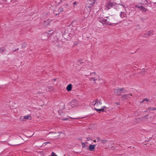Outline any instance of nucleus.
<instances>
[{
  "instance_id": "c85d7f7f",
  "label": "nucleus",
  "mask_w": 156,
  "mask_h": 156,
  "mask_svg": "<svg viewBox=\"0 0 156 156\" xmlns=\"http://www.w3.org/2000/svg\"><path fill=\"white\" fill-rule=\"evenodd\" d=\"M148 116V115H145L144 116H143L142 118H145V119H147V117Z\"/></svg>"
},
{
  "instance_id": "7c9ffc66",
  "label": "nucleus",
  "mask_w": 156,
  "mask_h": 156,
  "mask_svg": "<svg viewBox=\"0 0 156 156\" xmlns=\"http://www.w3.org/2000/svg\"><path fill=\"white\" fill-rule=\"evenodd\" d=\"M152 110H156V108H155L154 107V108H152Z\"/></svg>"
},
{
  "instance_id": "a19ab883",
  "label": "nucleus",
  "mask_w": 156,
  "mask_h": 156,
  "mask_svg": "<svg viewBox=\"0 0 156 156\" xmlns=\"http://www.w3.org/2000/svg\"><path fill=\"white\" fill-rule=\"evenodd\" d=\"M71 118L73 119H78L79 118Z\"/></svg>"
},
{
  "instance_id": "4c0bfd02",
  "label": "nucleus",
  "mask_w": 156,
  "mask_h": 156,
  "mask_svg": "<svg viewBox=\"0 0 156 156\" xmlns=\"http://www.w3.org/2000/svg\"><path fill=\"white\" fill-rule=\"evenodd\" d=\"M73 4L75 5H76V2H74L73 3Z\"/></svg>"
},
{
  "instance_id": "bb28decb",
  "label": "nucleus",
  "mask_w": 156,
  "mask_h": 156,
  "mask_svg": "<svg viewBox=\"0 0 156 156\" xmlns=\"http://www.w3.org/2000/svg\"><path fill=\"white\" fill-rule=\"evenodd\" d=\"M95 74H96V73L95 72H93V73H90V76L94 75Z\"/></svg>"
},
{
  "instance_id": "f8f14e48",
  "label": "nucleus",
  "mask_w": 156,
  "mask_h": 156,
  "mask_svg": "<svg viewBox=\"0 0 156 156\" xmlns=\"http://www.w3.org/2000/svg\"><path fill=\"white\" fill-rule=\"evenodd\" d=\"M106 18L108 21L111 22V23L114 20V17L112 16L107 17Z\"/></svg>"
},
{
  "instance_id": "7ed1b4c3",
  "label": "nucleus",
  "mask_w": 156,
  "mask_h": 156,
  "mask_svg": "<svg viewBox=\"0 0 156 156\" xmlns=\"http://www.w3.org/2000/svg\"><path fill=\"white\" fill-rule=\"evenodd\" d=\"M115 9L117 10L120 11L122 10L123 9H125L126 7L125 6L121 4H117L114 6Z\"/></svg>"
},
{
  "instance_id": "20e7f679",
  "label": "nucleus",
  "mask_w": 156,
  "mask_h": 156,
  "mask_svg": "<svg viewBox=\"0 0 156 156\" xmlns=\"http://www.w3.org/2000/svg\"><path fill=\"white\" fill-rule=\"evenodd\" d=\"M102 103L101 100L100 99L98 101V99H97L95 101H94L92 102V105L94 106L95 105L97 107L101 105Z\"/></svg>"
},
{
  "instance_id": "c03bdc74",
  "label": "nucleus",
  "mask_w": 156,
  "mask_h": 156,
  "mask_svg": "<svg viewBox=\"0 0 156 156\" xmlns=\"http://www.w3.org/2000/svg\"><path fill=\"white\" fill-rule=\"evenodd\" d=\"M67 119H63V120H66Z\"/></svg>"
},
{
  "instance_id": "37998d69",
  "label": "nucleus",
  "mask_w": 156,
  "mask_h": 156,
  "mask_svg": "<svg viewBox=\"0 0 156 156\" xmlns=\"http://www.w3.org/2000/svg\"><path fill=\"white\" fill-rule=\"evenodd\" d=\"M144 101V100L141 101V103H143Z\"/></svg>"
},
{
  "instance_id": "423d86ee",
  "label": "nucleus",
  "mask_w": 156,
  "mask_h": 156,
  "mask_svg": "<svg viewBox=\"0 0 156 156\" xmlns=\"http://www.w3.org/2000/svg\"><path fill=\"white\" fill-rule=\"evenodd\" d=\"M124 88L117 89L114 90L115 93L117 95H120L122 93V91L124 90Z\"/></svg>"
},
{
  "instance_id": "a18cd8bd",
  "label": "nucleus",
  "mask_w": 156,
  "mask_h": 156,
  "mask_svg": "<svg viewBox=\"0 0 156 156\" xmlns=\"http://www.w3.org/2000/svg\"><path fill=\"white\" fill-rule=\"evenodd\" d=\"M94 142H96V140H94Z\"/></svg>"
},
{
  "instance_id": "cd10ccee",
  "label": "nucleus",
  "mask_w": 156,
  "mask_h": 156,
  "mask_svg": "<svg viewBox=\"0 0 156 156\" xmlns=\"http://www.w3.org/2000/svg\"><path fill=\"white\" fill-rule=\"evenodd\" d=\"M51 156H57V155L55 154L53 152H52L51 153Z\"/></svg>"
},
{
  "instance_id": "de8ad7c7",
  "label": "nucleus",
  "mask_w": 156,
  "mask_h": 156,
  "mask_svg": "<svg viewBox=\"0 0 156 156\" xmlns=\"http://www.w3.org/2000/svg\"><path fill=\"white\" fill-rule=\"evenodd\" d=\"M54 80L55 81H56V79H54Z\"/></svg>"
},
{
  "instance_id": "1a4fd4ad",
  "label": "nucleus",
  "mask_w": 156,
  "mask_h": 156,
  "mask_svg": "<svg viewBox=\"0 0 156 156\" xmlns=\"http://www.w3.org/2000/svg\"><path fill=\"white\" fill-rule=\"evenodd\" d=\"M96 0H88L89 2H90V3H89V5L87 6V7L89 8L92 7L93 6V5Z\"/></svg>"
},
{
  "instance_id": "72a5a7b5",
  "label": "nucleus",
  "mask_w": 156,
  "mask_h": 156,
  "mask_svg": "<svg viewBox=\"0 0 156 156\" xmlns=\"http://www.w3.org/2000/svg\"><path fill=\"white\" fill-rule=\"evenodd\" d=\"M128 21H129V22H132V20H131V19H129L128 20Z\"/></svg>"
},
{
  "instance_id": "aec40b11",
  "label": "nucleus",
  "mask_w": 156,
  "mask_h": 156,
  "mask_svg": "<svg viewBox=\"0 0 156 156\" xmlns=\"http://www.w3.org/2000/svg\"><path fill=\"white\" fill-rule=\"evenodd\" d=\"M55 32L53 30H50L48 31V34H51L54 33Z\"/></svg>"
},
{
  "instance_id": "49530a36",
  "label": "nucleus",
  "mask_w": 156,
  "mask_h": 156,
  "mask_svg": "<svg viewBox=\"0 0 156 156\" xmlns=\"http://www.w3.org/2000/svg\"><path fill=\"white\" fill-rule=\"evenodd\" d=\"M66 34H64V35H63V36H65V35H66ZM64 37H65V36H64Z\"/></svg>"
},
{
  "instance_id": "0eeeda50",
  "label": "nucleus",
  "mask_w": 156,
  "mask_h": 156,
  "mask_svg": "<svg viewBox=\"0 0 156 156\" xmlns=\"http://www.w3.org/2000/svg\"><path fill=\"white\" fill-rule=\"evenodd\" d=\"M133 95L131 94H125L122 95L121 96L122 98H123L124 100H126L130 98L131 96H132Z\"/></svg>"
},
{
  "instance_id": "dca6fc26",
  "label": "nucleus",
  "mask_w": 156,
  "mask_h": 156,
  "mask_svg": "<svg viewBox=\"0 0 156 156\" xmlns=\"http://www.w3.org/2000/svg\"><path fill=\"white\" fill-rule=\"evenodd\" d=\"M94 109L97 112H98L99 111H101L102 112H103L104 111V108H101V109H97L96 108H94Z\"/></svg>"
},
{
  "instance_id": "f257e3e1",
  "label": "nucleus",
  "mask_w": 156,
  "mask_h": 156,
  "mask_svg": "<svg viewBox=\"0 0 156 156\" xmlns=\"http://www.w3.org/2000/svg\"><path fill=\"white\" fill-rule=\"evenodd\" d=\"M116 5V3L112 1L107 2L104 5V9L105 10H108L114 7Z\"/></svg>"
},
{
  "instance_id": "9d476101",
  "label": "nucleus",
  "mask_w": 156,
  "mask_h": 156,
  "mask_svg": "<svg viewBox=\"0 0 156 156\" xmlns=\"http://www.w3.org/2000/svg\"><path fill=\"white\" fill-rule=\"evenodd\" d=\"M31 117L30 115H26L21 117V119L22 121H25V119H29Z\"/></svg>"
},
{
  "instance_id": "a878e982",
  "label": "nucleus",
  "mask_w": 156,
  "mask_h": 156,
  "mask_svg": "<svg viewBox=\"0 0 156 156\" xmlns=\"http://www.w3.org/2000/svg\"><path fill=\"white\" fill-rule=\"evenodd\" d=\"M97 140L98 142L101 141L102 140H101L100 137H98L97 138Z\"/></svg>"
},
{
  "instance_id": "6e6552de",
  "label": "nucleus",
  "mask_w": 156,
  "mask_h": 156,
  "mask_svg": "<svg viewBox=\"0 0 156 156\" xmlns=\"http://www.w3.org/2000/svg\"><path fill=\"white\" fill-rule=\"evenodd\" d=\"M120 16V17L122 19H125L127 17L128 14L127 12H121Z\"/></svg>"
},
{
  "instance_id": "09e8293b",
  "label": "nucleus",
  "mask_w": 156,
  "mask_h": 156,
  "mask_svg": "<svg viewBox=\"0 0 156 156\" xmlns=\"http://www.w3.org/2000/svg\"><path fill=\"white\" fill-rule=\"evenodd\" d=\"M130 12H129V14H128L129 15H130Z\"/></svg>"
},
{
  "instance_id": "8fccbe9b",
  "label": "nucleus",
  "mask_w": 156,
  "mask_h": 156,
  "mask_svg": "<svg viewBox=\"0 0 156 156\" xmlns=\"http://www.w3.org/2000/svg\"><path fill=\"white\" fill-rule=\"evenodd\" d=\"M87 15H88V13L87 14Z\"/></svg>"
},
{
  "instance_id": "6ab92c4d",
  "label": "nucleus",
  "mask_w": 156,
  "mask_h": 156,
  "mask_svg": "<svg viewBox=\"0 0 156 156\" xmlns=\"http://www.w3.org/2000/svg\"><path fill=\"white\" fill-rule=\"evenodd\" d=\"M140 9H141V10L143 11H147V10L146 9V8L145 7H143L142 6H141Z\"/></svg>"
},
{
  "instance_id": "ea45409f",
  "label": "nucleus",
  "mask_w": 156,
  "mask_h": 156,
  "mask_svg": "<svg viewBox=\"0 0 156 156\" xmlns=\"http://www.w3.org/2000/svg\"><path fill=\"white\" fill-rule=\"evenodd\" d=\"M106 108V107H105V106H104V107H102V108H104V109H105V108Z\"/></svg>"
},
{
  "instance_id": "f3484780",
  "label": "nucleus",
  "mask_w": 156,
  "mask_h": 156,
  "mask_svg": "<svg viewBox=\"0 0 156 156\" xmlns=\"http://www.w3.org/2000/svg\"><path fill=\"white\" fill-rule=\"evenodd\" d=\"M75 102H76V100H72V101H71V104H72V105H74V106H76L77 105V104H76H76L75 105L74 104H73V103H74ZM72 106L73 107H74V106H73L72 105Z\"/></svg>"
},
{
  "instance_id": "79ce46f5",
  "label": "nucleus",
  "mask_w": 156,
  "mask_h": 156,
  "mask_svg": "<svg viewBox=\"0 0 156 156\" xmlns=\"http://www.w3.org/2000/svg\"><path fill=\"white\" fill-rule=\"evenodd\" d=\"M18 49H19V48H18L17 49L15 50H14V51H15L16 50H18Z\"/></svg>"
},
{
  "instance_id": "2f4dec72",
  "label": "nucleus",
  "mask_w": 156,
  "mask_h": 156,
  "mask_svg": "<svg viewBox=\"0 0 156 156\" xmlns=\"http://www.w3.org/2000/svg\"><path fill=\"white\" fill-rule=\"evenodd\" d=\"M95 79H96V80H101V79L99 77H98L97 78H96Z\"/></svg>"
},
{
  "instance_id": "473e14b6",
  "label": "nucleus",
  "mask_w": 156,
  "mask_h": 156,
  "mask_svg": "<svg viewBox=\"0 0 156 156\" xmlns=\"http://www.w3.org/2000/svg\"><path fill=\"white\" fill-rule=\"evenodd\" d=\"M135 7L136 8H139V9H140L141 8V6H138L137 5H136L135 6Z\"/></svg>"
},
{
  "instance_id": "5701e85b",
  "label": "nucleus",
  "mask_w": 156,
  "mask_h": 156,
  "mask_svg": "<svg viewBox=\"0 0 156 156\" xmlns=\"http://www.w3.org/2000/svg\"><path fill=\"white\" fill-rule=\"evenodd\" d=\"M144 101H146L147 102H148L149 101V100L147 98H145L144 99Z\"/></svg>"
},
{
  "instance_id": "f03ea898",
  "label": "nucleus",
  "mask_w": 156,
  "mask_h": 156,
  "mask_svg": "<svg viewBox=\"0 0 156 156\" xmlns=\"http://www.w3.org/2000/svg\"><path fill=\"white\" fill-rule=\"evenodd\" d=\"M98 20L101 23L103 24L111 25L112 24H115V23H111V22L108 21L107 19H105L102 16L99 17Z\"/></svg>"
},
{
  "instance_id": "393cba45",
  "label": "nucleus",
  "mask_w": 156,
  "mask_h": 156,
  "mask_svg": "<svg viewBox=\"0 0 156 156\" xmlns=\"http://www.w3.org/2000/svg\"><path fill=\"white\" fill-rule=\"evenodd\" d=\"M69 4L68 3H66L65 4V7L66 8L67 7H68L69 6Z\"/></svg>"
},
{
  "instance_id": "a211bd4d",
  "label": "nucleus",
  "mask_w": 156,
  "mask_h": 156,
  "mask_svg": "<svg viewBox=\"0 0 156 156\" xmlns=\"http://www.w3.org/2000/svg\"><path fill=\"white\" fill-rule=\"evenodd\" d=\"M90 80L91 81H93V82H94L95 83V81L96 80V79L94 78H91L90 79Z\"/></svg>"
},
{
  "instance_id": "f704fd0d",
  "label": "nucleus",
  "mask_w": 156,
  "mask_h": 156,
  "mask_svg": "<svg viewBox=\"0 0 156 156\" xmlns=\"http://www.w3.org/2000/svg\"><path fill=\"white\" fill-rule=\"evenodd\" d=\"M115 103L117 105H119L120 104V103L119 102H118V103L115 102Z\"/></svg>"
},
{
  "instance_id": "4be33fe9",
  "label": "nucleus",
  "mask_w": 156,
  "mask_h": 156,
  "mask_svg": "<svg viewBox=\"0 0 156 156\" xmlns=\"http://www.w3.org/2000/svg\"><path fill=\"white\" fill-rule=\"evenodd\" d=\"M5 49L3 48H0V52L2 53L4 52L5 51Z\"/></svg>"
},
{
  "instance_id": "ddd939ff",
  "label": "nucleus",
  "mask_w": 156,
  "mask_h": 156,
  "mask_svg": "<svg viewBox=\"0 0 156 156\" xmlns=\"http://www.w3.org/2000/svg\"><path fill=\"white\" fill-rule=\"evenodd\" d=\"M49 24V20L44 21L43 23V25L44 27H46Z\"/></svg>"
},
{
  "instance_id": "c9c22d12",
  "label": "nucleus",
  "mask_w": 156,
  "mask_h": 156,
  "mask_svg": "<svg viewBox=\"0 0 156 156\" xmlns=\"http://www.w3.org/2000/svg\"><path fill=\"white\" fill-rule=\"evenodd\" d=\"M90 140V138L89 137H87V141H88Z\"/></svg>"
},
{
  "instance_id": "e433bc0d",
  "label": "nucleus",
  "mask_w": 156,
  "mask_h": 156,
  "mask_svg": "<svg viewBox=\"0 0 156 156\" xmlns=\"http://www.w3.org/2000/svg\"><path fill=\"white\" fill-rule=\"evenodd\" d=\"M18 0H12V1H13L15 2H17Z\"/></svg>"
},
{
  "instance_id": "9b49d317",
  "label": "nucleus",
  "mask_w": 156,
  "mask_h": 156,
  "mask_svg": "<svg viewBox=\"0 0 156 156\" xmlns=\"http://www.w3.org/2000/svg\"><path fill=\"white\" fill-rule=\"evenodd\" d=\"M96 145L94 144L90 145L88 149L91 151H93L95 150V147Z\"/></svg>"
},
{
  "instance_id": "2eb2a0df",
  "label": "nucleus",
  "mask_w": 156,
  "mask_h": 156,
  "mask_svg": "<svg viewBox=\"0 0 156 156\" xmlns=\"http://www.w3.org/2000/svg\"><path fill=\"white\" fill-rule=\"evenodd\" d=\"M72 85L71 84H69L66 87V90L68 91H70L72 89Z\"/></svg>"
},
{
  "instance_id": "4468645a",
  "label": "nucleus",
  "mask_w": 156,
  "mask_h": 156,
  "mask_svg": "<svg viewBox=\"0 0 156 156\" xmlns=\"http://www.w3.org/2000/svg\"><path fill=\"white\" fill-rule=\"evenodd\" d=\"M64 9H65L64 7H61L59 8L58 9V11L59 12L58 13H56L55 14L56 15H58L60 12H63L64 10Z\"/></svg>"
},
{
  "instance_id": "412c9836",
  "label": "nucleus",
  "mask_w": 156,
  "mask_h": 156,
  "mask_svg": "<svg viewBox=\"0 0 156 156\" xmlns=\"http://www.w3.org/2000/svg\"><path fill=\"white\" fill-rule=\"evenodd\" d=\"M107 140H102L101 143L102 144H105L107 143Z\"/></svg>"
},
{
  "instance_id": "b1692460",
  "label": "nucleus",
  "mask_w": 156,
  "mask_h": 156,
  "mask_svg": "<svg viewBox=\"0 0 156 156\" xmlns=\"http://www.w3.org/2000/svg\"><path fill=\"white\" fill-rule=\"evenodd\" d=\"M152 110V108L151 107H149L148 108V109L146 111H145V112H148V110L149 111H150L151 110Z\"/></svg>"
},
{
  "instance_id": "58836bf2",
  "label": "nucleus",
  "mask_w": 156,
  "mask_h": 156,
  "mask_svg": "<svg viewBox=\"0 0 156 156\" xmlns=\"http://www.w3.org/2000/svg\"><path fill=\"white\" fill-rule=\"evenodd\" d=\"M86 9H87V8H85L84 12V13H86V12H85Z\"/></svg>"
},
{
  "instance_id": "c756f323",
  "label": "nucleus",
  "mask_w": 156,
  "mask_h": 156,
  "mask_svg": "<svg viewBox=\"0 0 156 156\" xmlns=\"http://www.w3.org/2000/svg\"><path fill=\"white\" fill-rule=\"evenodd\" d=\"M85 143H83L82 144L83 147H85Z\"/></svg>"
},
{
  "instance_id": "39448f33",
  "label": "nucleus",
  "mask_w": 156,
  "mask_h": 156,
  "mask_svg": "<svg viewBox=\"0 0 156 156\" xmlns=\"http://www.w3.org/2000/svg\"><path fill=\"white\" fill-rule=\"evenodd\" d=\"M153 34V31L150 30L144 34L143 37H146L148 36H151Z\"/></svg>"
}]
</instances>
